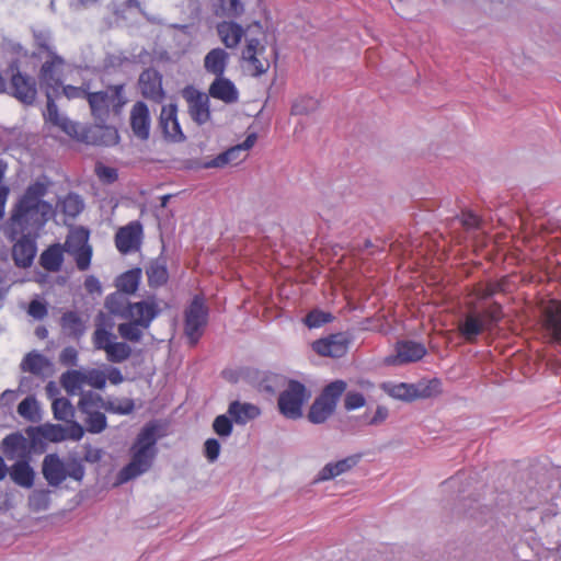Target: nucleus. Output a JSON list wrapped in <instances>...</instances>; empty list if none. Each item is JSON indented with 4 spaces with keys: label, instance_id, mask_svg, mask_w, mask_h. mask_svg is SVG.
I'll return each instance as SVG.
<instances>
[{
    "label": "nucleus",
    "instance_id": "nucleus-56",
    "mask_svg": "<svg viewBox=\"0 0 561 561\" xmlns=\"http://www.w3.org/2000/svg\"><path fill=\"white\" fill-rule=\"evenodd\" d=\"M27 313L35 320H42L48 313V305L45 300L36 297L30 301Z\"/></svg>",
    "mask_w": 561,
    "mask_h": 561
},
{
    "label": "nucleus",
    "instance_id": "nucleus-39",
    "mask_svg": "<svg viewBox=\"0 0 561 561\" xmlns=\"http://www.w3.org/2000/svg\"><path fill=\"white\" fill-rule=\"evenodd\" d=\"M319 105L320 102L318 99L308 95H300L293 101L290 114L309 115L314 113L319 108Z\"/></svg>",
    "mask_w": 561,
    "mask_h": 561
},
{
    "label": "nucleus",
    "instance_id": "nucleus-27",
    "mask_svg": "<svg viewBox=\"0 0 561 561\" xmlns=\"http://www.w3.org/2000/svg\"><path fill=\"white\" fill-rule=\"evenodd\" d=\"M229 58L230 55L226 49L221 47L213 48L204 57V69L207 73L215 76V78L224 76Z\"/></svg>",
    "mask_w": 561,
    "mask_h": 561
},
{
    "label": "nucleus",
    "instance_id": "nucleus-53",
    "mask_svg": "<svg viewBox=\"0 0 561 561\" xmlns=\"http://www.w3.org/2000/svg\"><path fill=\"white\" fill-rule=\"evenodd\" d=\"M41 426L44 432L42 436L46 437L48 442L60 443L67 439V428L61 424L46 423Z\"/></svg>",
    "mask_w": 561,
    "mask_h": 561
},
{
    "label": "nucleus",
    "instance_id": "nucleus-50",
    "mask_svg": "<svg viewBox=\"0 0 561 561\" xmlns=\"http://www.w3.org/2000/svg\"><path fill=\"white\" fill-rule=\"evenodd\" d=\"M333 319L334 317L332 316V313L320 309H313L306 316L305 324L309 329H318L331 322Z\"/></svg>",
    "mask_w": 561,
    "mask_h": 561
},
{
    "label": "nucleus",
    "instance_id": "nucleus-21",
    "mask_svg": "<svg viewBox=\"0 0 561 561\" xmlns=\"http://www.w3.org/2000/svg\"><path fill=\"white\" fill-rule=\"evenodd\" d=\"M396 353L397 356L393 363L403 365L421 360L426 355L427 351L421 342L401 340L396 344Z\"/></svg>",
    "mask_w": 561,
    "mask_h": 561
},
{
    "label": "nucleus",
    "instance_id": "nucleus-48",
    "mask_svg": "<svg viewBox=\"0 0 561 561\" xmlns=\"http://www.w3.org/2000/svg\"><path fill=\"white\" fill-rule=\"evenodd\" d=\"M234 421L228 414L217 415L213 422V431L221 438H227L232 434Z\"/></svg>",
    "mask_w": 561,
    "mask_h": 561
},
{
    "label": "nucleus",
    "instance_id": "nucleus-34",
    "mask_svg": "<svg viewBox=\"0 0 561 561\" xmlns=\"http://www.w3.org/2000/svg\"><path fill=\"white\" fill-rule=\"evenodd\" d=\"M129 305H131V302L128 301L125 296L117 293L110 294L105 299V308L107 311L123 319H128L131 316Z\"/></svg>",
    "mask_w": 561,
    "mask_h": 561
},
{
    "label": "nucleus",
    "instance_id": "nucleus-43",
    "mask_svg": "<svg viewBox=\"0 0 561 561\" xmlns=\"http://www.w3.org/2000/svg\"><path fill=\"white\" fill-rule=\"evenodd\" d=\"M146 274L148 280H167L169 277L167 257L160 255L157 259L151 260L146 266Z\"/></svg>",
    "mask_w": 561,
    "mask_h": 561
},
{
    "label": "nucleus",
    "instance_id": "nucleus-16",
    "mask_svg": "<svg viewBox=\"0 0 561 561\" xmlns=\"http://www.w3.org/2000/svg\"><path fill=\"white\" fill-rule=\"evenodd\" d=\"M0 449L9 460L31 459L28 442L20 432L7 435L0 443Z\"/></svg>",
    "mask_w": 561,
    "mask_h": 561
},
{
    "label": "nucleus",
    "instance_id": "nucleus-42",
    "mask_svg": "<svg viewBox=\"0 0 561 561\" xmlns=\"http://www.w3.org/2000/svg\"><path fill=\"white\" fill-rule=\"evenodd\" d=\"M105 352L108 362L123 363L130 357L131 347L126 342H111Z\"/></svg>",
    "mask_w": 561,
    "mask_h": 561
},
{
    "label": "nucleus",
    "instance_id": "nucleus-11",
    "mask_svg": "<svg viewBox=\"0 0 561 561\" xmlns=\"http://www.w3.org/2000/svg\"><path fill=\"white\" fill-rule=\"evenodd\" d=\"M242 378L260 393L267 396H274L289 379L282 374L254 367L245 368L242 373Z\"/></svg>",
    "mask_w": 561,
    "mask_h": 561
},
{
    "label": "nucleus",
    "instance_id": "nucleus-55",
    "mask_svg": "<svg viewBox=\"0 0 561 561\" xmlns=\"http://www.w3.org/2000/svg\"><path fill=\"white\" fill-rule=\"evenodd\" d=\"M84 382L95 389L103 390L106 386V374L99 368H92L85 373Z\"/></svg>",
    "mask_w": 561,
    "mask_h": 561
},
{
    "label": "nucleus",
    "instance_id": "nucleus-22",
    "mask_svg": "<svg viewBox=\"0 0 561 561\" xmlns=\"http://www.w3.org/2000/svg\"><path fill=\"white\" fill-rule=\"evenodd\" d=\"M9 469L8 474L15 485L23 489L33 488L36 472L31 465V459H18Z\"/></svg>",
    "mask_w": 561,
    "mask_h": 561
},
{
    "label": "nucleus",
    "instance_id": "nucleus-17",
    "mask_svg": "<svg viewBox=\"0 0 561 561\" xmlns=\"http://www.w3.org/2000/svg\"><path fill=\"white\" fill-rule=\"evenodd\" d=\"M139 88L144 98L157 103L164 99L162 76L156 69L149 68L139 76Z\"/></svg>",
    "mask_w": 561,
    "mask_h": 561
},
{
    "label": "nucleus",
    "instance_id": "nucleus-35",
    "mask_svg": "<svg viewBox=\"0 0 561 561\" xmlns=\"http://www.w3.org/2000/svg\"><path fill=\"white\" fill-rule=\"evenodd\" d=\"M247 157L238 145L218 154L215 159L205 163L206 168H222L227 164H238Z\"/></svg>",
    "mask_w": 561,
    "mask_h": 561
},
{
    "label": "nucleus",
    "instance_id": "nucleus-63",
    "mask_svg": "<svg viewBox=\"0 0 561 561\" xmlns=\"http://www.w3.org/2000/svg\"><path fill=\"white\" fill-rule=\"evenodd\" d=\"M59 362L65 366H77L78 351L73 346H66L60 352Z\"/></svg>",
    "mask_w": 561,
    "mask_h": 561
},
{
    "label": "nucleus",
    "instance_id": "nucleus-33",
    "mask_svg": "<svg viewBox=\"0 0 561 561\" xmlns=\"http://www.w3.org/2000/svg\"><path fill=\"white\" fill-rule=\"evenodd\" d=\"M46 119L54 124L55 126H58L64 133L71 137H77L78 129L77 125L68 119L67 117L62 116L58 112L57 105L51 100L49 93H47V106H46Z\"/></svg>",
    "mask_w": 561,
    "mask_h": 561
},
{
    "label": "nucleus",
    "instance_id": "nucleus-61",
    "mask_svg": "<svg viewBox=\"0 0 561 561\" xmlns=\"http://www.w3.org/2000/svg\"><path fill=\"white\" fill-rule=\"evenodd\" d=\"M220 443L217 438H208L204 443V455L208 461L214 462L218 459L220 454Z\"/></svg>",
    "mask_w": 561,
    "mask_h": 561
},
{
    "label": "nucleus",
    "instance_id": "nucleus-10",
    "mask_svg": "<svg viewBox=\"0 0 561 561\" xmlns=\"http://www.w3.org/2000/svg\"><path fill=\"white\" fill-rule=\"evenodd\" d=\"M9 84L7 92L24 105L34 104L37 96L36 81L33 77L20 70L19 62L12 61L7 70Z\"/></svg>",
    "mask_w": 561,
    "mask_h": 561
},
{
    "label": "nucleus",
    "instance_id": "nucleus-9",
    "mask_svg": "<svg viewBox=\"0 0 561 561\" xmlns=\"http://www.w3.org/2000/svg\"><path fill=\"white\" fill-rule=\"evenodd\" d=\"M383 391L393 399L404 402H412L416 399H426L440 392V381L437 378L427 382L407 383V382H383Z\"/></svg>",
    "mask_w": 561,
    "mask_h": 561
},
{
    "label": "nucleus",
    "instance_id": "nucleus-46",
    "mask_svg": "<svg viewBox=\"0 0 561 561\" xmlns=\"http://www.w3.org/2000/svg\"><path fill=\"white\" fill-rule=\"evenodd\" d=\"M103 409L113 414L129 415L135 410V402L130 398H123L118 400V402L107 400L106 403L103 404Z\"/></svg>",
    "mask_w": 561,
    "mask_h": 561
},
{
    "label": "nucleus",
    "instance_id": "nucleus-31",
    "mask_svg": "<svg viewBox=\"0 0 561 561\" xmlns=\"http://www.w3.org/2000/svg\"><path fill=\"white\" fill-rule=\"evenodd\" d=\"M62 333L70 339L79 341L85 334V322L77 311H66L60 318Z\"/></svg>",
    "mask_w": 561,
    "mask_h": 561
},
{
    "label": "nucleus",
    "instance_id": "nucleus-45",
    "mask_svg": "<svg viewBox=\"0 0 561 561\" xmlns=\"http://www.w3.org/2000/svg\"><path fill=\"white\" fill-rule=\"evenodd\" d=\"M60 210L68 217L75 218L84 207L82 198L73 193H69L59 204Z\"/></svg>",
    "mask_w": 561,
    "mask_h": 561
},
{
    "label": "nucleus",
    "instance_id": "nucleus-5",
    "mask_svg": "<svg viewBox=\"0 0 561 561\" xmlns=\"http://www.w3.org/2000/svg\"><path fill=\"white\" fill-rule=\"evenodd\" d=\"M471 309L470 314L459 325V332L467 342H474L484 330H492L503 317L502 305L497 301L483 307L481 312L477 307Z\"/></svg>",
    "mask_w": 561,
    "mask_h": 561
},
{
    "label": "nucleus",
    "instance_id": "nucleus-36",
    "mask_svg": "<svg viewBox=\"0 0 561 561\" xmlns=\"http://www.w3.org/2000/svg\"><path fill=\"white\" fill-rule=\"evenodd\" d=\"M34 44L36 50L33 53V57L37 59H43L44 56L50 55L51 53H56L55 47L51 43V36L48 31L45 30H35L33 31Z\"/></svg>",
    "mask_w": 561,
    "mask_h": 561
},
{
    "label": "nucleus",
    "instance_id": "nucleus-57",
    "mask_svg": "<svg viewBox=\"0 0 561 561\" xmlns=\"http://www.w3.org/2000/svg\"><path fill=\"white\" fill-rule=\"evenodd\" d=\"M329 341L332 348V358H340L346 354L348 343L342 334H332L329 336Z\"/></svg>",
    "mask_w": 561,
    "mask_h": 561
},
{
    "label": "nucleus",
    "instance_id": "nucleus-12",
    "mask_svg": "<svg viewBox=\"0 0 561 561\" xmlns=\"http://www.w3.org/2000/svg\"><path fill=\"white\" fill-rule=\"evenodd\" d=\"M43 59L44 61L38 71L41 84L53 90L60 88L66 60L57 53L44 56Z\"/></svg>",
    "mask_w": 561,
    "mask_h": 561
},
{
    "label": "nucleus",
    "instance_id": "nucleus-62",
    "mask_svg": "<svg viewBox=\"0 0 561 561\" xmlns=\"http://www.w3.org/2000/svg\"><path fill=\"white\" fill-rule=\"evenodd\" d=\"M460 222L466 230L479 229L481 226V218L471 210L461 213Z\"/></svg>",
    "mask_w": 561,
    "mask_h": 561
},
{
    "label": "nucleus",
    "instance_id": "nucleus-64",
    "mask_svg": "<svg viewBox=\"0 0 561 561\" xmlns=\"http://www.w3.org/2000/svg\"><path fill=\"white\" fill-rule=\"evenodd\" d=\"M62 92L67 99H85L91 93L83 87L65 85Z\"/></svg>",
    "mask_w": 561,
    "mask_h": 561
},
{
    "label": "nucleus",
    "instance_id": "nucleus-6",
    "mask_svg": "<svg viewBox=\"0 0 561 561\" xmlns=\"http://www.w3.org/2000/svg\"><path fill=\"white\" fill-rule=\"evenodd\" d=\"M287 387L277 398L278 412L287 420H299L304 415V405L310 399L311 392L307 386L297 379L289 378Z\"/></svg>",
    "mask_w": 561,
    "mask_h": 561
},
{
    "label": "nucleus",
    "instance_id": "nucleus-47",
    "mask_svg": "<svg viewBox=\"0 0 561 561\" xmlns=\"http://www.w3.org/2000/svg\"><path fill=\"white\" fill-rule=\"evenodd\" d=\"M105 403L106 401L102 398L101 394L95 393L91 390L81 391L78 408L82 413H89V411H92V408H103V404Z\"/></svg>",
    "mask_w": 561,
    "mask_h": 561
},
{
    "label": "nucleus",
    "instance_id": "nucleus-7",
    "mask_svg": "<svg viewBox=\"0 0 561 561\" xmlns=\"http://www.w3.org/2000/svg\"><path fill=\"white\" fill-rule=\"evenodd\" d=\"M208 317L209 309L206 306L204 295H194L184 309V334L190 347L198 344L208 323Z\"/></svg>",
    "mask_w": 561,
    "mask_h": 561
},
{
    "label": "nucleus",
    "instance_id": "nucleus-44",
    "mask_svg": "<svg viewBox=\"0 0 561 561\" xmlns=\"http://www.w3.org/2000/svg\"><path fill=\"white\" fill-rule=\"evenodd\" d=\"M50 502V491L48 489H35L28 495V506L33 512L47 511Z\"/></svg>",
    "mask_w": 561,
    "mask_h": 561
},
{
    "label": "nucleus",
    "instance_id": "nucleus-19",
    "mask_svg": "<svg viewBox=\"0 0 561 561\" xmlns=\"http://www.w3.org/2000/svg\"><path fill=\"white\" fill-rule=\"evenodd\" d=\"M131 316L128 320H133L140 324L141 328L148 329L151 322L160 314L161 309L154 298L142 299L129 305Z\"/></svg>",
    "mask_w": 561,
    "mask_h": 561
},
{
    "label": "nucleus",
    "instance_id": "nucleus-32",
    "mask_svg": "<svg viewBox=\"0 0 561 561\" xmlns=\"http://www.w3.org/2000/svg\"><path fill=\"white\" fill-rule=\"evenodd\" d=\"M64 253L61 243H54L41 253L38 263L45 271L57 273L61 270Z\"/></svg>",
    "mask_w": 561,
    "mask_h": 561
},
{
    "label": "nucleus",
    "instance_id": "nucleus-54",
    "mask_svg": "<svg viewBox=\"0 0 561 561\" xmlns=\"http://www.w3.org/2000/svg\"><path fill=\"white\" fill-rule=\"evenodd\" d=\"M85 474L83 460L78 457H71L66 466V479L71 478L81 482Z\"/></svg>",
    "mask_w": 561,
    "mask_h": 561
},
{
    "label": "nucleus",
    "instance_id": "nucleus-59",
    "mask_svg": "<svg viewBox=\"0 0 561 561\" xmlns=\"http://www.w3.org/2000/svg\"><path fill=\"white\" fill-rule=\"evenodd\" d=\"M220 10L228 18H237L243 12L240 0H220Z\"/></svg>",
    "mask_w": 561,
    "mask_h": 561
},
{
    "label": "nucleus",
    "instance_id": "nucleus-51",
    "mask_svg": "<svg viewBox=\"0 0 561 561\" xmlns=\"http://www.w3.org/2000/svg\"><path fill=\"white\" fill-rule=\"evenodd\" d=\"M28 435V446L30 450L43 453L47 448L46 437H43L44 434L42 426L28 427L26 431Z\"/></svg>",
    "mask_w": 561,
    "mask_h": 561
},
{
    "label": "nucleus",
    "instance_id": "nucleus-40",
    "mask_svg": "<svg viewBox=\"0 0 561 561\" xmlns=\"http://www.w3.org/2000/svg\"><path fill=\"white\" fill-rule=\"evenodd\" d=\"M18 413L30 422L41 420V408L35 397L24 398L18 405Z\"/></svg>",
    "mask_w": 561,
    "mask_h": 561
},
{
    "label": "nucleus",
    "instance_id": "nucleus-25",
    "mask_svg": "<svg viewBox=\"0 0 561 561\" xmlns=\"http://www.w3.org/2000/svg\"><path fill=\"white\" fill-rule=\"evenodd\" d=\"M208 95L226 104H232L239 100V91L234 83L224 76L215 78L209 85Z\"/></svg>",
    "mask_w": 561,
    "mask_h": 561
},
{
    "label": "nucleus",
    "instance_id": "nucleus-4",
    "mask_svg": "<svg viewBox=\"0 0 561 561\" xmlns=\"http://www.w3.org/2000/svg\"><path fill=\"white\" fill-rule=\"evenodd\" d=\"M346 388L347 383L342 379L325 385L309 407L306 415L308 422L313 425L324 424L335 413L339 401Z\"/></svg>",
    "mask_w": 561,
    "mask_h": 561
},
{
    "label": "nucleus",
    "instance_id": "nucleus-1",
    "mask_svg": "<svg viewBox=\"0 0 561 561\" xmlns=\"http://www.w3.org/2000/svg\"><path fill=\"white\" fill-rule=\"evenodd\" d=\"M47 193L44 183L31 184L15 204L9 224V238L14 240L21 233L36 234L49 219L51 205L42 198Z\"/></svg>",
    "mask_w": 561,
    "mask_h": 561
},
{
    "label": "nucleus",
    "instance_id": "nucleus-37",
    "mask_svg": "<svg viewBox=\"0 0 561 561\" xmlns=\"http://www.w3.org/2000/svg\"><path fill=\"white\" fill-rule=\"evenodd\" d=\"M50 365L49 359L43 354L32 351L25 355L21 363V369L33 375H42L43 368Z\"/></svg>",
    "mask_w": 561,
    "mask_h": 561
},
{
    "label": "nucleus",
    "instance_id": "nucleus-38",
    "mask_svg": "<svg viewBox=\"0 0 561 561\" xmlns=\"http://www.w3.org/2000/svg\"><path fill=\"white\" fill-rule=\"evenodd\" d=\"M85 373L77 369H69L60 377V383L69 396H73L81 389L84 382Z\"/></svg>",
    "mask_w": 561,
    "mask_h": 561
},
{
    "label": "nucleus",
    "instance_id": "nucleus-23",
    "mask_svg": "<svg viewBox=\"0 0 561 561\" xmlns=\"http://www.w3.org/2000/svg\"><path fill=\"white\" fill-rule=\"evenodd\" d=\"M359 455H352L340 459L337 461H331L324 465V467L318 472L314 478V482H324L332 480L354 468L358 461Z\"/></svg>",
    "mask_w": 561,
    "mask_h": 561
},
{
    "label": "nucleus",
    "instance_id": "nucleus-52",
    "mask_svg": "<svg viewBox=\"0 0 561 561\" xmlns=\"http://www.w3.org/2000/svg\"><path fill=\"white\" fill-rule=\"evenodd\" d=\"M140 324L135 321H128L118 325L119 335L130 342H139L142 337V331Z\"/></svg>",
    "mask_w": 561,
    "mask_h": 561
},
{
    "label": "nucleus",
    "instance_id": "nucleus-3",
    "mask_svg": "<svg viewBox=\"0 0 561 561\" xmlns=\"http://www.w3.org/2000/svg\"><path fill=\"white\" fill-rule=\"evenodd\" d=\"M160 437V426L156 421L148 422L141 427L130 447V461L118 473L121 483H126L149 471L158 455L157 443Z\"/></svg>",
    "mask_w": 561,
    "mask_h": 561
},
{
    "label": "nucleus",
    "instance_id": "nucleus-24",
    "mask_svg": "<svg viewBox=\"0 0 561 561\" xmlns=\"http://www.w3.org/2000/svg\"><path fill=\"white\" fill-rule=\"evenodd\" d=\"M176 105L169 104L162 106L160 114V125L163 134L167 138L173 141H182L185 139L183 131L181 130L178 117H176Z\"/></svg>",
    "mask_w": 561,
    "mask_h": 561
},
{
    "label": "nucleus",
    "instance_id": "nucleus-58",
    "mask_svg": "<svg viewBox=\"0 0 561 561\" xmlns=\"http://www.w3.org/2000/svg\"><path fill=\"white\" fill-rule=\"evenodd\" d=\"M366 404V399L362 392L348 391L344 397V408L346 411H354L363 408Z\"/></svg>",
    "mask_w": 561,
    "mask_h": 561
},
{
    "label": "nucleus",
    "instance_id": "nucleus-14",
    "mask_svg": "<svg viewBox=\"0 0 561 561\" xmlns=\"http://www.w3.org/2000/svg\"><path fill=\"white\" fill-rule=\"evenodd\" d=\"M36 234L21 233L13 241L12 257L16 266L30 267L36 254Z\"/></svg>",
    "mask_w": 561,
    "mask_h": 561
},
{
    "label": "nucleus",
    "instance_id": "nucleus-29",
    "mask_svg": "<svg viewBox=\"0 0 561 561\" xmlns=\"http://www.w3.org/2000/svg\"><path fill=\"white\" fill-rule=\"evenodd\" d=\"M543 321L552 340L561 343V301H550L543 310Z\"/></svg>",
    "mask_w": 561,
    "mask_h": 561
},
{
    "label": "nucleus",
    "instance_id": "nucleus-8",
    "mask_svg": "<svg viewBox=\"0 0 561 561\" xmlns=\"http://www.w3.org/2000/svg\"><path fill=\"white\" fill-rule=\"evenodd\" d=\"M89 229L77 226L69 230L64 244V252L72 257L76 267L80 272H85L91 266L93 248L89 243Z\"/></svg>",
    "mask_w": 561,
    "mask_h": 561
},
{
    "label": "nucleus",
    "instance_id": "nucleus-2",
    "mask_svg": "<svg viewBox=\"0 0 561 561\" xmlns=\"http://www.w3.org/2000/svg\"><path fill=\"white\" fill-rule=\"evenodd\" d=\"M88 103L92 116L99 123L92 129L93 142L104 146L117 144L119 136L116 128L106 126L105 123L111 113L119 116L126 105L125 84H113L106 87L105 90L91 92L88 95Z\"/></svg>",
    "mask_w": 561,
    "mask_h": 561
},
{
    "label": "nucleus",
    "instance_id": "nucleus-20",
    "mask_svg": "<svg viewBox=\"0 0 561 561\" xmlns=\"http://www.w3.org/2000/svg\"><path fill=\"white\" fill-rule=\"evenodd\" d=\"M129 121L134 135L141 140H147L150 134V113L145 102L138 101L133 105Z\"/></svg>",
    "mask_w": 561,
    "mask_h": 561
},
{
    "label": "nucleus",
    "instance_id": "nucleus-18",
    "mask_svg": "<svg viewBox=\"0 0 561 561\" xmlns=\"http://www.w3.org/2000/svg\"><path fill=\"white\" fill-rule=\"evenodd\" d=\"M42 473L49 486L58 488L66 480V463L57 453L47 454L42 462Z\"/></svg>",
    "mask_w": 561,
    "mask_h": 561
},
{
    "label": "nucleus",
    "instance_id": "nucleus-28",
    "mask_svg": "<svg viewBox=\"0 0 561 561\" xmlns=\"http://www.w3.org/2000/svg\"><path fill=\"white\" fill-rule=\"evenodd\" d=\"M227 411L237 425H245L261 415V409L257 405L239 400L231 401Z\"/></svg>",
    "mask_w": 561,
    "mask_h": 561
},
{
    "label": "nucleus",
    "instance_id": "nucleus-41",
    "mask_svg": "<svg viewBox=\"0 0 561 561\" xmlns=\"http://www.w3.org/2000/svg\"><path fill=\"white\" fill-rule=\"evenodd\" d=\"M51 410L54 419L68 422L75 416V408L68 398L61 397L53 401Z\"/></svg>",
    "mask_w": 561,
    "mask_h": 561
},
{
    "label": "nucleus",
    "instance_id": "nucleus-49",
    "mask_svg": "<svg viewBox=\"0 0 561 561\" xmlns=\"http://www.w3.org/2000/svg\"><path fill=\"white\" fill-rule=\"evenodd\" d=\"M85 423L88 432L92 434H100L107 427V419L104 413L100 411H89Z\"/></svg>",
    "mask_w": 561,
    "mask_h": 561
},
{
    "label": "nucleus",
    "instance_id": "nucleus-26",
    "mask_svg": "<svg viewBox=\"0 0 561 561\" xmlns=\"http://www.w3.org/2000/svg\"><path fill=\"white\" fill-rule=\"evenodd\" d=\"M265 47L261 45L257 38H248L247 46L242 51V58L251 64L253 67V75L261 76L265 73L270 68L268 60H261L257 58V54H262Z\"/></svg>",
    "mask_w": 561,
    "mask_h": 561
},
{
    "label": "nucleus",
    "instance_id": "nucleus-60",
    "mask_svg": "<svg viewBox=\"0 0 561 561\" xmlns=\"http://www.w3.org/2000/svg\"><path fill=\"white\" fill-rule=\"evenodd\" d=\"M112 333L104 327L99 325L93 334V343L98 350H106L107 345L112 342Z\"/></svg>",
    "mask_w": 561,
    "mask_h": 561
},
{
    "label": "nucleus",
    "instance_id": "nucleus-13",
    "mask_svg": "<svg viewBox=\"0 0 561 561\" xmlns=\"http://www.w3.org/2000/svg\"><path fill=\"white\" fill-rule=\"evenodd\" d=\"M144 239V228L140 221L134 220L118 228L115 233V245L122 254L139 251Z\"/></svg>",
    "mask_w": 561,
    "mask_h": 561
},
{
    "label": "nucleus",
    "instance_id": "nucleus-15",
    "mask_svg": "<svg viewBox=\"0 0 561 561\" xmlns=\"http://www.w3.org/2000/svg\"><path fill=\"white\" fill-rule=\"evenodd\" d=\"M184 98L188 104V113L198 125L207 123L210 118L209 95L195 89H186Z\"/></svg>",
    "mask_w": 561,
    "mask_h": 561
},
{
    "label": "nucleus",
    "instance_id": "nucleus-30",
    "mask_svg": "<svg viewBox=\"0 0 561 561\" xmlns=\"http://www.w3.org/2000/svg\"><path fill=\"white\" fill-rule=\"evenodd\" d=\"M216 31L221 43L228 49L236 48L240 44L242 37L245 34V31L241 25L231 21H224L218 23L216 26Z\"/></svg>",
    "mask_w": 561,
    "mask_h": 561
}]
</instances>
